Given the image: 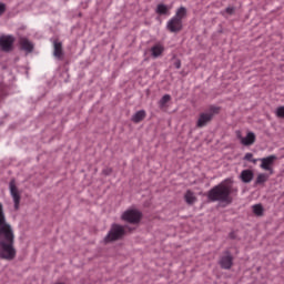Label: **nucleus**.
Masks as SVG:
<instances>
[{
    "mask_svg": "<svg viewBox=\"0 0 284 284\" xmlns=\"http://www.w3.org/2000/svg\"><path fill=\"white\" fill-rule=\"evenodd\" d=\"M0 258L2 261H14L17 248L14 247V230L6 220L3 204L0 203Z\"/></svg>",
    "mask_w": 284,
    "mask_h": 284,
    "instance_id": "1",
    "label": "nucleus"
},
{
    "mask_svg": "<svg viewBox=\"0 0 284 284\" xmlns=\"http://www.w3.org/2000/svg\"><path fill=\"white\" fill-rule=\"evenodd\" d=\"M233 195L239 194V189L234 187V181L232 179H226L220 184L213 186L206 194L211 203H225L226 205L232 204L234 201Z\"/></svg>",
    "mask_w": 284,
    "mask_h": 284,
    "instance_id": "2",
    "label": "nucleus"
},
{
    "mask_svg": "<svg viewBox=\"0 0 284 284\" xmlns=\"http://www.w3.org/2000/svg\"><path fill=\"white\" fill-rule=\"evenodd\" d=\"M185 17H187V9L185 7H180L175 11V17L171 18L166 22V29L169 30V32H181V30H183V20L185 19Z\"/></svg>",
    "mask_w": 284,
    "mask_h": 284,
    "instance_id": "3",
    "label": "nucleus"
},
{
    "mask_svg": "<svg viewBox=\"0 0 284 284\" xmlns=\"http://www.w3.org/2000/svg\"><path fill=\"white\" fill-rule=\"evenodd\" d=\"M221 112V108L211 105L207 111L200 113L196 122V128H205L209 123H212V119Z\"/></svg>",
    "mask_w": 284,
    "mask_h": 284,
    "instance_id": "4",
    "label": "nucleus"
},
{
    "mask_svg": "<svg viewBox=\"0 0 284 284\" xmlns=\"http://www.w3.org/2000/svg\"><path fill=\"white\" fill-rule=\"evenodd\" d=\"M125 236V227L120 224H112L108 235L104 237V242L112 243L119 241Z\"/></svg>",
    "mask_w": 284,
    "mask_h": 284,
    "instance_id": "5",
    "label": "nucleus"
},
{
    "mask_svg": "<svg viewBox=\"0 0 284 284\" xmlns=\"http://www.w3.org/2000/svg\"><path fill=\"white\" fill-rule=\"evenodd\" d=\"M142 216L143 214L141 213V211L136 209H129L122 214L121 219L126 223L136 224L141 222Z\"/></svg>",
    "mask_w": 284,
    "mask_h": 284,
    "instance_id": "6",
    "label": "nucleus"
},
{
    "mask_svg": "<svg viewBox=\"0 0 284 284\" xmlns=\"http://www.w3.org/2000/svg\"><path fill=\"white\" fill-rule=\"evenodd\" d=\"M236 136L242 145L245 148H250V145H254L256 143V134L254 132H248L246 136H243L241 132L239 131L236 133Z\"/></svg>",
    "mask_w": 284,
    "mask_h": 284,
    "instance_id": "7",
    "label": "nucleus"
},
{
    "mask_svg": "<svg viewBox=\"0 0 284 284\" xmlns=\"http://www.w3.org/2000/svg\"><path fill=\"white\" fill-rule=\"evenodd\" d=\"M9 187H10V194L13 199L14 210H19V205L21 203V194L19 193V189L17 187V182L12 180L9 184Z\"/></svg>",
    "mask_w": 284,
    "mask_h": 284,
    "instance_id": "8",
    "label": "nucleus"
},
{
    "mask_svg": "<svg viewBox=\"0 0 284 284\" xmlns=\"http://www.w3.org/2000/svg\"><path fill=\"white\" fill-rule=\"evenodd\" d=\"M14 45V37L12 36H2L0 37V48L2 52H10Z\"/></svg>",
    "mask_w": 284,
    "mask_h": 284,
    "instance_id": "9",
    "label": "nucleus"
},
{
    "mask_svg": "<svg viewBox=\"0 0 284 284\" xmlns=\"http://www.w3.org/2000/svg\"><path fill=\"white\" fill-rule=\"evenodd\" d=\"M261 165L260 168L262 170H265L266 172H271L272 174V165H274V161H276V155H270L267 158L260 159Z\"/></svg>",
    "mask_w": 284,
    "mask_h": 284,
    "instance_id": "10",
    "label": "nucleus"
},
{
    "mask_svg": "<svg viewBox=\"0 0 284 284\" xmlns=\"http://www.w3.org/2000/svg\"><path fill=\"white\" fill-rule=\"evenodd\" d=\"M234 257L230 254V252H226L225 255H223L220 260V265L223 270H230L233 265Z\"/></svg>",
    "mask_w": 284,
    "mask_h": 284,
    "instance_id": "11",
    "label": "nucleus"
},
{
    "mask_svg": "<svg viewBox=\"0 0 284 284\" xmlns=\"http://www.w3.org/2000/svg\"><path fill=\"white\" fill-rule=\"evenodd\" d=\"M240 179L242 183H252L254 180V171L247 169L241 172Z\"/></svg>",
    "mask_w": 284,
    "mask_h": 284,
    "instance_id": "12",
    "label": "nucleus"
},
{
    "mask_svg": "<svg viewBox=\"0 0 284 284\" xmlns=\"http://www.w3.org/2000/svg\"><path fill=\"white\" fill-rule=\"evenodd\" d=\"M20 48L24 52H32L34 50V44L28 40V38H20L19 39Z\"/></svg>",
    "mask_w": 284,
    "mask_h": 284,
    "instance_id": "13",
    "label": "nucleus"
},
{
    "mask_svg": "<svg viewBox=\"0 0 284 284\" xmlns=\"http://www.w3.org/2000/svg\"><path fill=\"white\" fill-rule=\"evenodd\" d=\"M150 52H151V57H153V59H159V57H161V54H163V52H165V48L163 47V44L158 43L151 48Z\"/></svg>",
    "mask_w": 284,
    "mask_h": 284,
    "instance_id": "14",
    "label": "nucleus"
},
{
    "mask_svg": "<svg viewBox=\"0 0 284 284\" xmlns=\"http://www.w3.org/2000/svg\"><path fill=\"white\" fill-rule=\"evenodd\" d=\"M53 55L55 59H63V44L61 42H54Z\"/></svg>",
    "mask_w": 284,
    "mask_h": 284,
    "instance_id": "15",
    "label": "nucleus"
},
{
    "mask_svg": "<svg viewBox=\"0 0 284 284\" xmlns=\"http://www.w3.org/2000/svg\"><path fill=\"white\" fill-rule=\"evenodd\" d=\"M184 201L187 203V205H194V203H196V195H194V192L191 190H187L184 194Z\"/></svg>",
    "mask_w": 284,
    "mask_h": 284,
    "instance_id": "16",
    "label": "nucleus"
},
{
    "mask_svg": "<svg viewBox=\"0 0 284 284\" xmlns=\"http://www.w3.org/2000/svg\"><path fill=\"white\" fill-rule=\"evenodd\" d=\"M145 116H146L145 110H140L131 118V121H133V123H141V121L145 119Z\"/></svg>",
    "mask_w": 284,
    "mask_h": 284,
    "instance_id": "17",
    "label": "nucleus"
},
{
    "mask_svg": "<svg viewBox=\"0 0 284 284\" xmlns=\"http://www.w3.org/2000/svg\"><path fill=\"white\" fill-rule=\"evenodd\" d=\"M156 14L163 16V14H170V7L160 3L158 4L156 9H155Z\"/></svg>",
    "mask_w": 284,
    "mask_h": 284,
    "instance_id": "18",
    "label": "nucleus"
},
{
    "mask_svg": "<svg viewBox=\"0 0 284 284\" xmlns=\"http://www.w3.org/2000/svg\"><path fill=\"white\" fill-rule=\"evenodd\" d=\"M170 101H172V97L170 94H165L161 98V100L159 101V106L161 110H163V108H165V105H168V103H170Z\"/></svg>",
    "mask_w": 284,
    "mask_h": 284,
    "instance_id": "19",
    "label": "nucleus"
},
{
    "mask_svg": "<svg viewBox=\"0 0 284 284\" xmlns=\"http://www.w3.org/2000/svg\"><path fill=\"white\" fill-rule=\"evenodd\" d=\"M267 179H270L268 174L260 173L255 180V184L263 185V183H266Z\"/></svg>",
    "mask_w": 284,
    "mask_h": 284,
    "instance_id": "20",
    "label": "nucleus"
},
{
    "mask_svg": "<svg viewBox=\"0 0 284 284\" xmlns=\"http://www.w3.org/2000/svg\"><path fill=\"white\" fill-rule=\"evenodd\" d=\"M263 212H264L263 205L261 204L253 205V213L255 214V216H263Z\"/></svg>",
    "mask_w": 284,
    "mask_h": 284,
    "instance_id": "21",
    "label": "nucleus"
},
{
    "mask_svg": "<svg viewBox=\"0 0 284 284\" xmlns=\"http://www.w3.org/2000/svg\"><path fill=\"white\" fill-rule=\"evenodd\" d=\"M276 116H277L278 119H284V106H278V108L276 109Z\"/></svg>",
    "mask_w": 284,
    "mask_h": 284,
    "instance_id": "22",
    "label": "nucleus"
},
{
    "mask_svg": "<svg viewBox=\"0 0 284 284\" xmlns=\"http://www.w3.org/2000/svg\"><path fill=\"white\" fill-rule=\"evenodd\" d=\"M236 9L234 8V7H227L226 9H225V12H226V14H234V11H235Z\"/></svg>",
    "mask_w": 284,
    "mask_h": 284,
    "instance_id": "23",
    "label": "nucleus"
},
{
    "mask_svg": "<svg viewBox=\"0 0 284 284\" xmlns=\"http://www.w3.org/2000/svg\"><path fill=\"white\" fill-rule=\"evenodd\" d=\"M252 159H254V154H252V153H246L244 155V161H252Z\"/></svg>",
    "mask_w": 284,
    "mask_h": 284,
    "instance_id": "24",
    "label": "nucleus"
},
{
    "mask_svg": "<svg viewBox=\"0 0 284 284\" xmlns=\"http://www.w3.org/2000/svg\"><path fill=\"white\" fill-rule=\"evenodd\" d=\"M4 12H6V4L0 2V17H2Z\"/></svg>",
    "mask_w": 284,
    "mask_h": 284,
    "instance_id": "25",
    "label": "nucleus"
},
{
    "mask_svg": "<svg viewBox=\"0 0 284 284\" xmlns=\"http://www.w3.org/2000/svg\"><path fill=\"white\" fill-rule=\"evenodd\" d=\"M103 174H105L106 176H109V174H112V169H104V170H103Z\"/></svg>",
    "mask_w": 284,
    "mask_h": 284,
    "instance_id": "26",
    "label": "nucleus"
},
{
    "mask_svg": "<svg viewBox=\"0 0 284 284\" xmlns=\"http://www.w3.org/2000/svg\"><path fill=\"white\" fill-rule=\"evenodd\" d=\"M174 65H175L176 70H180V68H181V61H179V60L175 61Z\"/></svg>",
    "mask_w": 284,
    "mask_h": 284,
    "instance_id": "27",
    "label": "nucleus"
},
{
    "mask_svg": "<svg viewBox=\"0 0 284 284\" xmlns=\"http://www.w3.org/2000/svg\"><path fill=\"white\" fill-rule=\"evenodd\" d=\"M0 97H8V93L3 92V90H0Z\"/></svg>",
    "mask_w": 284,
    "mask_h": 284,
    "instance_id": "28",
    "label": "nucleus"
},
{
    "mask_svg": "<svg viewBox=\"0 0 284 284\" xmlns=\"http://www.w3.org/2000/svg\"><path fill=\"white\" fill-rule=\"evenodd\" d=\"M258 162V159H253L251 160V163H254V165H256V163Z\"/></svg>",
    "mask_w": 284,
    "mask_h": 284,
    "instance_id": "29",
    "label": "nucleus"
}]
</instances>
